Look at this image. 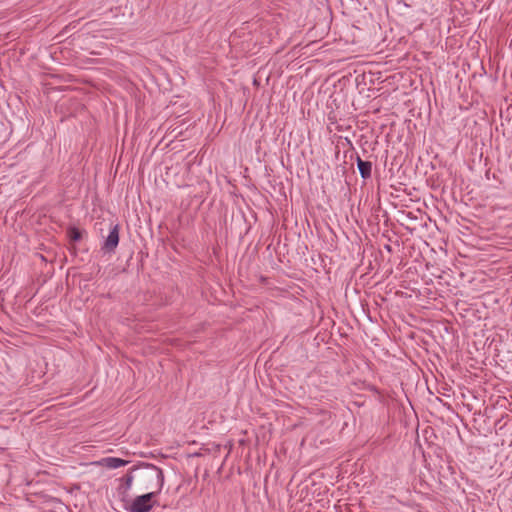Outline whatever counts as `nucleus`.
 Listing matches in <instances>:
<instances>
[{
    "mask_svg": "<svg viewBox=\"0 0 512 512\" xmlns=\"http://www.w3.org/2000/svg\"><path fill=\"white\" fill-rule=\"evenodd\" d=\"M142 478L149 484L146 489H156L155 491L137 496L126 506L129 512H148L155 504L154 498L158 495L164 486V474L161 468L148 464L146 471L142 473Z\"/></svg>",
    "mask_w": 512,
    "mask_h": 512,
    "instance_id": "f257e3e1",
    "label": "nucleus"
},
{
    "mask_svg": "<svg viewBox=\"0 0 512 512\" xmlns=\"http://www.w3.org/2000/svg\"><path fill=\"white\" fill-rule=\"evenodd\" d=\"M119 243V226L114 225L107 238L105 239L103 249L107 252H113Z\"/></svg>",
    "mask_w": 512,
    "mask_h": 512,
    "instance_id": "f03ea898",
    "label": "nucleus"
},
{
    "mask_svg": "<svg viewBox=\"0 0 512 512\" xmlns=\"http://www.w3.org/2000/svg\"><path fill=\"white\" fill-rule=\"evenodd\" d=\"M357 167L359 173L363 179L371 177L372 163L369 161L362 160L359 156L357 157Z\"/></svg>",
    "mask_w": 512,
    "mask_h": 512,
    "instance_id": "7ed1b4c3",
    "label": "nucleus"
},
{
    "mask_svg": "<svg viewBox=\"0 0 512 512\" xmlns=\"http://www.w3.org/2000/svg\"><path fill=\"white\" fill-rule=\"evenodd\" d=\"M103 462H104L105 466L110 469H116V468L125 466L128 463V461L121 459V458H116V457L105 458V459H103Z\"/></svg>",
    "mask_w": 512,
    "mask_h": 512,
    "instance_id": "20e7f679",
    "label": "nucleus"
},
{
    "mask_svg": "<svg viewBox=\"0 0 512 512\" xmlns=\"http://www.w3.org/2000/svg\"><path fill=\"white\" fill-rule=\"evenodd\" d=\"M69 237L72 241L77 242L81 239V232L77 228H71L69 230Z\"/></svg>",
    "mask_w": 512,
    "mask_h": 512,
    "instance_id": "39448f33",
    "label": "nucleus"
},
{
    "mask_svg": "<svg viewBox=\"0 0 512 512\" xmlns=\"http://www.w3.org/2000/svg\"><path fill=\"white\" fill-rule=\"evenodd\" d=\"M133 476L131 473L127 474L124 478L125 486L127 489H130L133 483Z\"/></svg>",
    "mask_w": 512,
    "mask_h": 512,
    "instance_id": "423d86ee",
    "label": "nucleus"
}]
</instances>
